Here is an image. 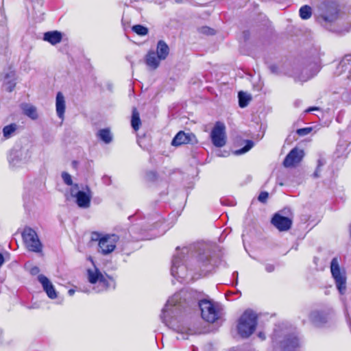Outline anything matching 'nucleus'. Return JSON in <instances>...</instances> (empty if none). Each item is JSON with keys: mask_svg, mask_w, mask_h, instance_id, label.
I'll return each mask as SVG.
<instances>
[{"mask_svg": "<svg viewBox=\"0 0 351 351\" xmlns=\"http://www.w3.org/2000/svg\"><path fill=\"white\" fill-rule=\"evenodd\" d=\"M160 59L154 51H149L145 56V63L152 69H156L160 64Z\"/></svg>", "mask_w": 351, "mask_h": 351, "instance_id": "20", "label": "nucleus"}, {"mask_svg": "<svg viewBox=\"0 0 351 351\" xmlns=\"http://www.w3.org/2000/svg\"><path fill=\"white\" fill-rule=\"evenodd\" d=\"M319 71L318 66L316 64H310L308 67L304 68L301 73L295 76V80L306 82L312 78Z\"/></svg>", "mask_w": 351, "mask_h": 351, "instance_id": "17", "label": "nucleus"}, {"mask_svg": "<svg viewBox=\"0 0 351 351\" xmlns=\"http://www.w3.org/2000/svg\"><path fill=\"white\" fill-rule=\"evenodd\" d=\"M238 97L239 104L241 108L246 107L251 100L250 95L242 91L239 93Z\"/></svg>", "mask_w": 351, "mask_h": 351, "instance_id": "28", "label": "nucleus"}, {"mask_svg": "<svg viewBox=\"0 0 351 351\" xmlns=\"http://www.w3.org/2000/svg\"><path fill=\"white\" fill-rule=\"evenodd\" d=\"M97 238L92 237L93 240H99V251L104 255L108 254L114 251L116 247V243L119 239V237L116 234H107L99 239V235L95 234Z\"/></svg>", "mask_w": 351, "mask_h": 351, "instance_id": "9", "label": "nucleus"}, {"mask_svg": "<svg viewBox=\"0 0 351 351\" xmlns=\"http://www.w3.org/2000/svg\"><path fill=\"white\" fill-rule=\"evenodd\" d=\"M141 125V121L139 113L136 108H134L132 114L131 125L135 131H137L139 130Z\"/></svg>", "mask_w": 351, "mask_h": 351, "instance_id": "27", "label": "nucleus"}, {"mask_svg": "<svg viewBox=\"0 0 351 351\" xmlns=\"http://www.w3.org/2000/svg\"><path fill=\"white\" fill-rule=\"evenodd\" d=\"M304 156V152L298 148H293L285 157L283 165L285 167H291L299 163Z\"/></svg>", "mask_w": 351, "mask_h": 351, "instance_id": "14", "label": "nucleus"}, {"mask_svg": "<svg viewBox=\"0 0 351 351\" xmlns=\"http://www.w3.org/2000/svg\"><path fill=\"white\" fill-rule=\"evenodd\" d=\"M23 200H24V206H25V207H27V204L30 201L29 194H27V193L24 194Z\"/></svg>", "mask_w": 351, "mask_h": 351, "instance_id": "40", "label": "nucleus"}, {"mask_svg": "<svg viewBox=\"0 0 351 351\" xmlns=\"http://www.w3.org/2000/svg\"><path fill=\"white\" fill-rule=\"evenodd\" d=\"M310 320L316 325H320L326 322V315L319 311H312L309 315Z\"/></svg>", "mask_w": 351, "mask_h": 351, "instance_id": "25", "label": "nucleus"}, {"mask_svg": "<svg viewBox=\"0 0 351 351\" xmlns=\"http://www.w3.org/2000/svg\"><path fill=\"white\" fill-rule=\"evenodd\" d=\"M257 325V315L252 310H246L240 317L237 331L243 338H247L254 333Z\"/></svg>", "mask_w": 351, "mask_h": 351, "instance_id": "5", "label": "nucleus"}, {"mask_svg": "<svg viewBox=\"0 0 351 351\" xmlns=\"http://www.w3.org/2000/svg\"><path fill=\"white\" fill-rule=\"evenodd\" d=\"M193 138H195V136L193 134L180 131L173 138L171 145L173 146H180L190 143L193 142Z\"/></svg>", "mask_w": 351, "mask_h": 351, "instance_id": "18", "label": "nucleus"}, {"mask_svg": "<svg viewBox=\"0 0 351 351\" xmlns=\"http://www.w3.org/2000/svg\"><path fill=\"white\" fill-rule=\"evenodd\" d=\"M330 272L339 293L344 294L346 291V271L341 269L337 257L333 258L330 262Z\"/></svg>", "mask_w": 351, "mask_h": 351, "instance_id": "7", "label": "nucleus"}, {"mask_svg": "<svg viewBox=\"0 0 351 351\" xmlns=\"http://www.w3.org/2000/svg\"><path fill=\"white\" fill-rule=\"evenodd\" d=\"M326 10L317 18L318 22L322 25L332 23L338 18L339 10L337 5L333 3H328L324 5Z\"/></svg>", "mask_w": 351, "mask_h": 351, "instance_id": "11", "label": "nucleus"}, {"mask_svg": "<svg viewBox=\"0 0 351 351\" xmlns=\"http://www.w3.org/2000/svg\"><path fill=\"white\" fill-rule=\"evenodd\" d=\"M319 108H317V107H311V108H309L307 110H306V112H311V111H313V110H317Z\"/></svg>", "mask_w": 351, "mask_h": 351, "instance_id": "43", "label": "nucleus"}, {"mask_svg": "<svg viewBox=\"0 0 351 351\" xmlns=\"http://www.w3.org/2000/svg\"><path fill=\"white\" fill-rule=\"evenodd\" d=\"M138 216V214L136 213L134 216L130 217V218H134V217H137Z\"/></svg>", "mask_w": 351, "mask_h": 351, "instance_id": "53", "label": "nucleus"}, {"mask_svg": "<svg viewBox=\"0 0 351 351\" xmlns=\"http://www.w3.org/2000/svg\"><path fill=\"white\" fill-rule=\"evenodd\" d=\"M136 229H137V228L136 226H133L132 227L130 228V232L131 233H134V232L136 231Z\"/></svg>", "mask_w": 351, "mask_h": 351, "instance_id": "45", "label": "nucleus"}, {"mask_svg": "<svg viewBox=\"0 0 351 351\" xmlns=\"http://www.w3.org/2000/svg\"><path fill=\"white\" fill-rule=\"evenodd\" d=\"M215 265V261L207 245L197 244L184 247L181 250L177 247L171 261V274L178 281L183 282L187 280L189 271L205 275L211 271Z\"/></svg>", "mask_w": 351, "mask_h": 351, "instance_id": "1", "label": "nucleus"}, {"mask_svg": "<svg viewBox=\"0 0 351 351\" xmlns=\"http://www.w3.org/2000/svg\"><path fill=\"white\" fill-rule=\"evenodd\" d=\"M273 343L283 351H295L299 340L295 329L285 325L276 326L272 336Z\"/></svg>", "mask_w": 351, "mask_h": 351, "instance_id": "3", "label": "nucleus"}, {"mask_svg": "<svg viewBox=\"0 0 351 351\" xmlns=\"http://www.w3.org/2000/svg\"><path fill=\"white\" fill-rule=\"evenodd\" d=\"M169 53V47L164 40H159L156 47V54L162 60H165Z\"/></svg>", "mask_w": 351, "mask_h": 351, "instance_id": "23", "label": "nucleus"}, {"mask_svg": "<svg viewBox=\"0 0 351 351\" xmlns=\"http://www.w3.org/2000/svg\"><path fill=\"white\" fill-rule=\"evenodd\" d=\"M132 239L136 241L149 239L147 237L141 233L139 235H133Z\"/></svg>", "mask_w": 351, "mask_h": 351, "instance_id": "37", "label": "nucleus"}, {"mask_svg": "<svg viewBox=\"0 0 351 351\" xmlns=\"http://www.w3.org/2000/svg\"><path fill=\"white\" fill-rule=\"evenodd\" d=\"M21 109L23 110V114L31 119L36 120L38 119L37 109L32 104L23 103L21 104Z\"/></svg>", "mask_w": 351, "mask_h": 351, "instance_id": "21", "label": "nucleus"}, {"mask_svg": "<svg viewBox=\"0 0 351 351\" xmlns=\"http://www.w3.org/2000/svg\"><path fill=\"white\" fill-rule=\"evenodd\" d=\"M258 337L260 338H261L262 339H265V335L263 333H262V332H259Z\"/></svg>", "mask_w": 351, "mask_h": 351, "instance_id": "49", "label": "nucleus"}, {"mask_svg": "<svg viewBox=\"0 0 351 351\" xmlns=\"http://www.w3.org/2000/svg\"><path fill=\"white\" fill-rule=\"evenodd\" d=\"M269 197V194L266 191L261 192L258 197L259 202L265 203L267 202V199Z\"/></svg>", "mask_w": 351, "mask_h": 351, "instance_id": "36", "label": "nucleus"}, {"mask_svg": "<svg viewBox=\"0 0 351 351\" xmlns=\"http://www.w3.org/2000/svg\"><path fill=\"white\" fill-rule=\"evenodd\" d=\"M324 162L322 159L318 160L317 167L316 168V170L313 173V177L317 178L320 176V171H321V167L324 165Z\"/></svg>", "mask_w": 351, "mask_h": 351, "instance_id": "34", "label": "nucleus"}, {"mask_svg": "<svg viewBox=\"0 0 351 351\" xmlns=\"http://www.w3.org/2000/svg\"><path fill=\"white\" fill-rule=\"evenodd\" d=\"M233 276H236V278H237V280L238 279V272H234V273H233Z\"/></svg>", "mask_w": 351, "mask_h": 351, "instance_id": "51", "label": "nucleus"}, {"mask_svg": "<svg viewBox=\"0 0 351 351\" xmlns=\"http://www.w3.org/2000/svg\"><path fill=\"white\" fill-rule=\"evenodd\" d=\"M62 34L58 31L47 32L44 34L43 40L55 45L62 40Z\"/></svg>", "mask_w": 351, "mask_h": 351, "instance_id": "22", "label": "nucleus"}, {"mask_svg": "<svg viewBox=\"0 0 351 351\" xmlns=\"http://www.w3.org/2000/svg\"><path fill=\"white\" fill-rule=\"evenodd\" d=\"M202 29H203V32L206 33L208 34H214V30L210 28H208L207 27H203Z\"/></svg>", "mask_w": 351, "mask_h": 351, "instance_id": "42", "label": "nucleus"}, {"mask_svg": "<svg viewBox=\"0 0 351 351\" xmlns=\"http://www.w3.org/2000/svg\"><path fill=\"white\" fill-rule=\"evenodd\" d=\"M97 136L106 144H109L112 141V135L108 128L99 130L97 132Z\"/></svg>", "mask_w": 351, "mask_h": 351, "instance_id": "26", "label": "nucleus"}, {"mask_svg": "<svg viewBox=\"0 0 351 351\" xmlns=\"http://www.w3.org/2000/svg\"><path fill=\"white\" fill-rule=\"evenodd\" d=\"M298 101H295V105H299V103H298Z\"/></svg>", "mask_w": 351, "mask_h": 351, "instance_id": "57", "label": "nucleus"}, {"mask_svg": "<svg viewBox=\"0 0 351 351\" xmlns=\"http://www.w3.org/2000/svg\"><path fill=\"white\" fill-rule=\"evenodd\" d=\"M16 77L15 73L14 71H10L6 73L5 76V90L8 92H12L16 86Z\"/></svg>", "mask_w": 351, "mask_h": 351, "instance_id": "24", "label": "nucleus"}, {"mask_svg": "<svg viewBox=\"0 0 351 351\" xmlns=\"http://www.w3.org/2000/svg\"><path fill=\"white\" fill-rule=\"evenodd\" d=\"M194 278H195V277L193 275H191L190 280H193Z\"/></svg>", "mask_w": 351, "mask_h": 351, "instance_id": "55", "label": "nucleus"}, {"mask_svg": "<svg viewBox=\"0 0 351 351\" xmlns=\"http://www.w3.org/2000/svg\"><path fill=\"white\" fill-rule=\"evenodd\" d=\"M281 212L283 213L284 214H287L288 213H291V210L289 208H287V209L285 208L283 210H282Z\"/></svg>", "mask_w": 351, "mask_h": 351, "instance_id": "48", "label": "nucleus"}, {"mask_svg": "<svg viewBox=\"0 0 351 351\" xmlns=\"http://www.w3.org/2000/svg\"><path fill=\"white\" fill-rule=\"evenodd\" d=\"M4 263V258L2 254L0 253V267Z\"/></svg>", "mask_w": 351, "mask_h": 351, "instance_id": "44", "label": "nucleus"}, {"mask_svg": "<svg viewBox=\"0 0 351 351\" xmlns=\"http://www.w3.org/2000/svg\"><path fill=\"white\" fill-rule=\"evenodd\" d=\"M10 162L11 164H12L13 165H16V163L14 162V159H13V158H12L11 157L10 158Z\"/></svg>", "mask_w": 351, "mask_h": 351, "instance_id": "50", "label": "nucleus"}, {"mask_svg": "<svg viewBox=\"0 0 351 351\" xmlns=\"http://www.w3.org/2000/svg\"><path fill=\"white\" fill-rule=\"evenodd\" d=\"M38 280L42 285L43 290L50 299H56L58 296L57 291L51 282L43 274L38 276Z\"/></svg>", "mask_w": 351, "mask_h": 351, "instance_id": "15", "label": "nucleus"}, {"mask_svg": "<svg viewBox=\"0 0 351 351\" xmlns=\"http://www.w3.org/2000/svg\"><path fill=\"white\" fill-rule=\"evenodd\" d=\"M39 271H40V269L37 266H34V267H32L30 269V274L32 275H36L39 273Z\"/></svg>", "mask_w": 351, "mask_h": 351, "instance_id": "41", "label": "nucleus"}, {"mask_svg": "<svg viewBox=\"0 0 351 351\" xmlns=\"http://www.w3.org/2000/svg\"><path fill=\"white\" fill-rule=\"evenodd\" d=\"M271 224L279 231H287L292 226V219L289 216H283L280 213H276L271 220Z\"/></svg>", "mask_w": 351, "mask_h": 351, "instance_id": "13", "label": "nucleus"}, {"mask_svg": "<svg viewBox=\"0 0 351 351\" xmlns=\"http://www.w3.org/2000/svg\"><path fill=\"white\" fill-rule=\"evenodd\" d=\"M202 317L206 322L213 323L219 317V308L217 304L208 300L199 302Z\"/></svg>", "mask_w": 351, "mask_h": 351, "instance_id": "8", "label": "nucleus"}, {"mask_svg": "<svg viewBox=\"0 0 351 351\" xmlns=\"http://www.w3.org/2000/svg\"><path fill=\"white\" fill-rule=\"evenodd\" d=\"M213 144L217 147H223L226 143V126L221 122H217L210 133Z\"/></svg>", "mask_w": 351, "mask_h": 351, "instance_id": "12", "label": "nucleus"}, {"mask_svg": "<svg viewBox=\"0 0 351 351\" xmlns=\"http://www.w3.org/2000/svg\"><path fill=\"white\" fill-rule=\"evenodd\" d=\"M347 73L346 77L351 79V54L345 56L338 64L335 73L340 75Z\"/></svg>", "mask_w": 351, "mask_h": 351, "instance_id": "16", "label": "nucleus"}, {"mask_svg": "<svg viewBox=\"0 0 351 351\" xmlns=\"http://www.w3.org/2000/svg\"><path fill=\"white\" fill-rule=\"evenodd\" d=\"M156 226H157V224L153 223V224H152V225H151L152 228H150V227L147 228V227H146V228H145V230H148V229H149V230H152V228H156Z\"/></svg>", "mask_w": 351, "mask_h": 351, "instance_id": "47", "label": "nucleus"}, {"mask_svg": "<svg viewBox=\"0 0 351 351\" xmlns=\"http://www.w3.org/2000/svg\"><path fill=\"white\" fill-rule=\"evenodd\" d=\"M66 108V101L64 96L61 92H58L56 98V110L57 116L63 121L64 119V112Z\"/></svg>", "mask_w": 351, "mask_h": 351, "instance_id": "19", "label": "nucleus"}, {"mask_svg": "<svg viewBox=\"0 0 351 351\" xmlns=\"http://www.w3.org/2000/svg\"><path fill=\"white\" fill-rule=\"evenodd\" d=\"M182 293H175L167 302L165 308L162 311L160 318L162 322L169 328L173 329L182 335H193L194 330L180 324V302Z\"/></svg>", "mask_w": 351, "mask_h": 351, "instance_id": "2", "label": "nucleus"}, {"mask_svg": "<svg viewBox=\"0 0 351 351\" xmlns=\"http://www.w3.org/2000/svg\"><path fill=\"white\" fill-rule=\"evenodd\" d=\"M193 351H195V349H193Z\"/></svg>", "mask_w": 351, "mask_h": 351, "instance_id": "59", "label": "nucleus"}, {"mask_svg": "<svg viewBox=\"0 0 351 351\" xmlns=\"http://www.w3.org/2000/svg\"><path fill=\"white\" fill-rule=\"evenodd\" d=\"M274 269H275V267L274 265H272V264H266L265 265V270L267 272H269V273L272 272L274 271Z\"/></svg>", "mask_w": 351, "mask_h": 351, "instance_id": "39", "label": "nucleus"}, {"mask_svg": "<svg viewBox=\"0 0 351 351\" xmlns=\"http://www.w3.org/2000/svg\"><path fill=\"white\" fill-rule=\"evenodd\" d=\"M74 293H75L74 289H71L68 291V293L70 296H72L74 294Z\"/></svg>", "mask_w": 351, "mask_h": 351, "instance_id": "46", "label": "nucleus"}, {"mask_svg": "<svg viewBox=\"0 0 351 351\" xmlns=\"http://www.w3.org/2000/svg\"><path fill=\"white\" fill-rule=\"evenodd\" d=\"M300 16L304 20H307L312 15V9L309 5H305L302 6L299 10Z\"/></svg>", "mask_w": 351, "mask_h": 351, "instance_id": "29", "label": "nucleus"}, {"mask_svg": "<svg viewBox=\"0 0 351 351\" xmlns=\"http://www.w3.org/2000/svg\"><path fill=\"white\" fill-rule=\"evenodd\" d=\"M253 146H254V142L252 141L247 140L246 141L245 145L243 147H242L241 149L236 150L234 153L236 155H241V154H245L247 152H248L251 148H252Z\"/></svg>", "mask_w": 351, "mask_h": 351, "instance_id": "32", "label": "nucleus"}, {"mask_svg": "<svg viewBox=\"0 0 351 351\" xmlns=\"http://www.w3.org/2000/svg\"><path fill=\"white\" fill-rule=\"evenodd\" d=\"M349 231H350V238H351V223L349 226Z\"/></svg>", "mask_w": 351, "mask_h": 351, "instance_id": "54", "label": "nucleus"}, {"mask_svg": "<svg viewBox=\"0 0 351 351\" xmlns=\"http://www.w3.org/2000/svg\"><path fill=\"white\" fill-rule=\"evenodd\" d=\"M182 338H183V339H186V338H187V337L183 336V337H182Z\"/></svg>", "mask_w": 351, "mask_h": 351, "instance_id": "58", "label": "nucleus"}, {"mask_svg": "<svg viewBox=\"0 0 351 351\" xmlns=\"http://www.w3.org/2000/svg\"><path fill=\"white\" fill-rule=\"evenodd\" d=\"M82 291L83 292H85V293H89V290H88V289H82Z\"/></svg>", "mask_w": 351, "mask_h": 351, "instance_id": "52", "label": "nucleus"}, {"mask_svg": "<svg viewBox=\"0 0 351 351\" xmlns=\"http://www.w3.org/2000/svg\"><path fill=\"white\" fill-rule=\"evenodd\" d=\"M16 125L14 123L6 125L3 129V136L5 138H9L11 134L16 130Z\"/></svg>", "mask_w": 351, "mask_h": 351, "instance_id": "31", "label": "nucleus"}, {"mask_svg": "<svg viewBox=\"0 0 351 351\" xmlns=\"http://www.w3.org/2000/svg\"><path fill=\"white\" fill-rule=\"evenodd\" d=\"M78 189V184H75L71 189V195L76 198V204L80 208H89L92 198L90 189L86 187V191H77Z\"/></svg>", "mask_w": 351, "mask_h": 351, "instance_id": "10", "label": "nucleus"}, {"mask_svg": "<svg viewBox=\"0 0 351 351\" xmlns=\"http://www.w3.org/2000/svg\"><path fill=\"white\" fill-rule=\"evenodd\" d=\"M132 29L139 36H145L148 34V29L141 25H135L132 27Z\"/></svg>", "mask_w": 351, "mask_h": 351, "instance_id": "30", "label": "nucleus"}, {"mask_svg": "<svg viewBox=\"0 0 351 351\" xmlns=\"http://www.w3.org/2000/svg\"><path fill=\"white\" fill-rule=\"evenodd\" d=\"M22 239L27 250L29 252L43 254V245L36 232L30 227H25L22 233Z\"/></svg>", "mask_w": 351, "mask_h": 351, "instance_id": "6", "label": "nucleus"}, {"mask_svg": "<svg viewBox=\"0 0 351 351\" xmlns=\"http://www.w3.org/2000/svg\"><path fill=\"white\" fill-rule=\"evenodd\" d=\"M269 70L272 73L278 74V68L275 64H271L269 66Z\"/></svg>", "mask_w": 351, "mask_h": 351, "instance_id": "38", "label": "nucleus"}, {"mask_svg": "<svg viewBox=\"0 0 351 351\" xmlns=\"http://www.w3.org/2000/svg\"><path fill=\"white\" fill-rule=\"evenodd\" d=\"M62 178L64 182L69 186H73L71 176L67 172L62 173Z\"/></svg>", "mask_w": 351, "mask_h": 351, "instance_id": "33", "label": "nucleus"}, {"mask_svg": "<svg viewBox=\"0 0 351 351\" xmlns=\"http://www.w3.org/2000/svg\"><path fill=\"white\" fill-rule=\"evenodd\" d=\"M312 130H313V128L311 127H307V128L298 129L296 131V133L299 136H304L308 134Z\"/></svg>", "mask_w": 351, "mask_h": 351, "instance_id": "35", "label": "nucleus"}, {"mask_svg": "<svg viewBox=\"0 0 351 351\" xmlns=\"http://www.w3.org/2000/svg\"><path fill=\"white\" fill-rule=\"evenodd\" d=\"M298 101H295V105H299V103H298Z\"/></svg>", "mask_w": 351, "mask_h": 351, "instance_id": "56", "label": "nucleus"}, {"mask_svg": "<svg viewBox=\"0 0 351 351\" xmlns=\"http://www.w3.org/2000/svg\"><path fill=\"white\" fill-rule=\"evenodd\" d=\"M87 278L92 289L96 293L106 291L110 288L114 289L115 282L114 279L103 274L97 268L89 269L87 270Z\"/></svg>", "mask_w": 351, "mask_h": 351, "instance_id": "4", "label": "nucleus"}]
</instances>
